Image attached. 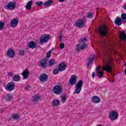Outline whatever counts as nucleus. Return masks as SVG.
<instances>
[{"label":"nucleus","instance_id":"nucleus-1","mask_svg":"<svg viewBox=\"0 0 126 126\" xmlns=\"http://www.w3.org/2000/svg\"><path fill=\"white\" fill-rule=\"evenodd\" d=\"M83 85V81L82 80H79L75 86L74 92L75 94H79L82 90V86Z\"/></svg>","mask_w":126,"mask_h":126},{"label":"nucleus","instance_id":"nucleus-2","mask_svg":"<svg viewBox=\"0 0 126 126\" xmlns=\"http://www.w3.org/2000/svg\"><path fill=\"white\" fill-rule=\"evenodd\" d=\"M112 51H113V45L112 44L109 42L106 43L105 45V49L103 51L104 54L109 56Z\"/></svg>","mask_w":126,"mask_h":126},{"label":"nucleus","instance_id":"nucleus-3","mask_svg":"<svg viewBox=\"0 0 126 126\" xmlns=\"http://www.w3.org/2000/svg\"><path fill=\"white\" fill-rule=\"evenodd\" d=\"M109 118L111 121H116L119 119V113L116 111H112L108 114Z\"/></svg>","mask_w":126,"mask_h":126},{"label":"nucleus","instance_id":"nucleus-4","mask_svg":"<svg viewBox=\"0 0 126 126\" xmlns=\"http://www.w3.org/2000/svg\"><path fill=\"white\" fill-rule=\"evenodd\" d=\"M15 6H16L15 2L10 1L5 6V9L7 10H14L15 9Z\"/></svg>","mask_w":126,"mask_h":126},{"label":"nucleus","instance_id":"nucleus-5","mask_svg":"<svg viewBox=\"0 0 126 126\" xmlns=\"http://www.w3.org/2000/svg\"><path fill=\"white\" fill-rule=\"evenodd\" d=\"M50 34H43L41 35L40 38V44H45L49 41L50 39Z\"/></svg>","mask_w":126,"mask_h":126},{"label":"nucleus","instance_id":"nucleus-6","mask_svg":"<svg viewBox=\"0 0 126 126\" xmlns=\"http://www.w3.org/2000/svg\"><path fill=\"white\" fill-rule=\"evenodd\" d=\"M53 90L55 94L60 95L63 92V88L60 85H56L54 87Z\"/></svg>","mask_w":126,"mask_h":126},{"label":"nucleus","instance_id":"nucleus-7","mask_svg":"<svg viewBox=\"0 0 126 126\" xmlns=\"http://www.w3.org/2000/svg\"><path fill=\"white\" fill-rule=\"evenodd\" d=\"M99 32L102 36H106L108 34V30L106 26H101L99 27Z\"/></svg>","mask_w":126,"mask_h":126},{"label":"nucleus","instance_id":"nucleus-8","mask_svg":"<svg viewBox=\"0 0 126 126\" xmlns=\"http://www.w3.org/2000/svg\"><path fill=\"white\" fill-rule=\"evenodd\" d=\"M18 23H19V19L16 18L11 20L9 25L12 28H15V27H17Z\"/></svg>","mask_w":126,"mask_h":126},{"label":"nucleus","instance_id":"nucleus-9","mask_svg":"<svg viewBox=\"0 0 126 126\" xmlns=\"http://www.w3.org/2000/svg\"><path fill=\"white\" fill-rule=\"evenodd\" d=\"M85 24V22L84 21L81 19H79L76 22L75 26L76 27H78V28H83Z\"/></svg>","mask_w":126,"mask_h":126},{"label":"nucleus","instance_id":"nucleus-10","mask_svg":"<svg viewBox=\"0 0 126 126\" xmlns=\"http://www.w3.org/2000/svg\"><path fill=\"white\" fill-rule=\"evenodd\" d=\"M77 81V77L74 75H71L70 77L68 82H69L70 85H74L76 84V82Z\"/></svg>","mask_w":126,"mask_h":126},{"label":"nucleus","instance_id":"nucleus-11","mask_svg":"<svg viewBox=\"0 0 126 126\" xmlns=\"http://www.w3.org/2000/svg\"><path fill=\"white\" fill-rule=\"evenodd\" d=\"M86 38L82 39L80 44L81 50H85V49L87 48L88 45L86 44Z\"/></svg>","mask_w":126,"mask_h":126},{"label":"nucleus","instance_id":"nucleus-12","mask_svg":"<svg viewBox=\"0 0 126 126\" xmlns=\"http://www.w3.org/2000/svg\"><path fill=\"white\" fill-rule=\"evenodd\" d=\"M15 56V51L11 48H9L7 51V56L9 59H12Z\"/></svg>","mask_w":126,"mask_h":126},{"label":"nucleus","instance_id":"nucleus-13","mask_svg":"<svg viewBox=\"0 0 126 126\" xmlns=\"http://www.w3.org/2000/svg\"><path fill=\"white\" fill-rule=\"evenodd\" d=\"M40 82H46L48 81V75L45 73L41 74L39 77Z\"/></svg>","mask_w":126,"mask_h":126},{"label":"nucleus","instance_id":"nucleus-14","mask_svg":"<svg viewBox=\"0 0 126 126\" xmlns=\"http://www.w3.org/2000/svg\"><path fill=\"white\" fill-rule=\"evenodd\" d=\"M6 90H8V91H12V90H14V88H15V85H14V83L12 82H9L7 84L6 87Z\"/></svg>","mask_w":126,"mask_h":126},{"label":"nucleus","instance_id":"nucleus-15","mask_svg":"<svg viewBox=\"0 0 126 126\" xmlns=\"http://www.w3.org/2000/svg\"><path fill=\"white\" fill-rule=\"evenodd\" d=\"M48 60L46 59H43L39 62V66H42L43 68H46L47 66V63Z\"/></svg>","mask_w":126,"mask_h":126},{"label":"nucleus","instance_id":"nucleus-16","mask_svg":"<svg viewBox=\"0 0 126 126\" xmlns=\"http://www.w3.org/2000/svg\"><path fill=\"white\" fill-rule=\"evenodd\" d=\"M102 70H106L108 72L112 71V66L109 63H107L106 64L103 65L102 67Z\"/></svg>","mask_w":126,"mask_h":126},{"label":"nucleus","instance_id":"nucleus-17","mask_svg":"<svg viewBox=\"0 0 126 126\" xmlns=\"http://www.w3.org/2000/svg\"><path fill=\"white\" fill-rule=\"evenodd\" d=\"M65 68H66V65L64 63H60L58 65V69L61 72H63L64 70H65Z\"/></svg>","mask_w":126,"mask_h":126},{"label":"nucleus","instance_id":"nucleus-18","mask_svg":"<svg viewBox=\"0 0 126 126\" xmlns=\"http://www.w3.org/2000/svg\"><path fill=\"white\" fill-rule=\"evenodd\" d=\"M92 102L94 103V104H98V103L101 102V98L99 96L94 95L92 98Z\"/></svg>","mask_w":126,"mask_h":126},{"label":"nucleus","instance_id":"nucleus-19","mask_svg":"<svg viewBox=\"0 0 126 126\" xmlns=\"http://www.w3.org/2000/svg\"><path fill=\"white\" fill-rule=\"evenodd\" d=\"M122 22H123V20H122V18L117 17L114 21V23L116 25H117V26H121L122 25Z\"/></svg>","mask_w":126,"mask_h":126},{"label":"nucleus","instance_id":"nucleus-20","mask_svg":"<svg viewBox=\"0 0 126 126\" xmlns=\"http://www.w3.org/2000/svg\"><path fill=\"white\" fill-rule=\"evenodd\" d=\"M22 75L23 76V79H27V78L29 76V71L28 70H25L22 73Z\"/></svg>","mask_w":126,"mask_h":126},{"label":"nucleus","instance_id":"nucleus-21","mask_svg":"<svg viewBox=\"0 0 126 126\" xmlns=\"http://www.w3.org/2000/svg\"><path fill=\"white\" fill-rule=\"evenodd\" d=\"M33 3L32 0H30L28 2L27 5H26V9L27 10H30L31 9V7L32 6V4Z\"/></svg>","mask_w":126,"mask_h":126},{"label":"nucleus","instance_id":"nucleus-22","mask_svg":"<svg viewBox=\"0 0 126 126\" xmlns=\"http://www.w3.org/2000/svg\"><path fill=\"white\" fill-rule=\"evenodd\" d=\"M52 106L54 107H57V106H59L60 104V100L58 99H55L52 102Z\"/></svg>","mask_w":126,"mask_h":126},{"label":"nucleus","instance_id":"nucleus-23","mask_svg":"<svg viewBox=\"0 0 126 126\" xmlns=\"http://www.w3.org/2000/svg\"><path fill=\"white\" fill-rule=\"evenodd\" d=\"M41 99V96L39 94H36L33 99V102L37 103L39 100Z\"/></svg>","mask_w":126,"mask_h":126},{"label":"nucleus","instance_id":"nucleus-24","mask_svg":"<svg viewBox=\"0 0 126 126\" xmlns=\"http://www.w3.org/2000/svg\"><path fill=\"white\" fill-rule=\"evenodd\" d=\"M53 4V0H47V1L43 3V6H45L46 7H49L51 4Z\"/></svg>","mask_w":126,"mask_h":126},{"label":"nucleus","instance_id":"nucleus-25","mask_svg":"<svg viewBox=\"0 0 126 126\" xmlns=\"http://www.w3.org/2000/svg\"><path fill=\"white\" fill-rule=\"evenodd\" d=\"M29 47L31 49H35L36 48V43L34 41H31L29 43Z\"/></svg>","mask_w":126,"mask_h":126},{"label":"nucleus","instance_id":"nucleus-26","mask_svg":"<svg viewBox=\"0 0 126 126\" xmlns=\"http://www.w3.org/2000/svg\"><path fill=\"white\" fill-rule=\"evenodd\" d=\"M120 38L121 39H122V40H123V41H125L126 40V32H125L124 31H123L122 32H121Z\"/></svg>","mask_w":126,"mask_h":126},{"label":"nucleus","instance_id":"nucleus-27","mask_svg":"<svg viewBox=\"0 0 126 126\" xmlns=\"http://www.w3.org/2000/svg\"><path fill=\"white\" fill-rule=\"evenodd\" d=\"M61 102L62 103H65L66 102V95L63 94L61 96Z\"/></svg>","mask_w":126,"mask_h":126},{"label":"nucleus","instance_id":"nucleus-28","mask_svg":"<svg viewBox=\"0 0 126 126\" xmlns=\"http://www.w3.org/2000/svg\"><path fill=\"white\" fill-rule=\"evenodd\" d=\"M56 62H55V59H50L49 61V66H53L55 65Z\"/></svg>","mask_w":126,"mask_h":126},{"label":"nucleus","instance_id":"nucleus-29","mask_svg":"<svg viewBox=\"0 0 126 126\" xmlns=\"http://www.w3.org/2000/svg\"><path fill=\"white\" fill-rule=\"evenodd\" d=\"M121 19L123 23H126V15L125 13H122L121 15Z\"/></svg>","mask_w":126,"mask_h":126},{"label":"nucleus","instance_id":"nucleus-30","mask_svg":"<svg viewBox=\"0 0 126 126\" xmlns=\"http://www.w3.org/2000/svg\"><path fill=\"white\" fill-rule=\"evenodd\" d=\"M13 79L14 81L17 82L19 81V79H20V76L18 75H15L13 78Z\"/></svg>","mask_w":126,"mask_h":126},{"label":"nucleus","instance_id":"nucleus-31","mask_svg":"<svg viewBox=\"0 0 126 126\" xmlns=\"http://www.w3.org/2000/svg\"><path fill=\"white\" fill-rule=\"evenodd\" d=\"M20 117H19V114H17V113H15L13 114V118L14 119V120H18V119H19Z\"/></svg>","mask_w":126,"mask_h":126},{"label":"nucleus","instance_id":"nucleus-32","mask_svg":"<svg viewBox=\"0 0 126 126\" xmlns=\"http://www.w3.org/2000/svg\"><path fill=\"white\" fill-rule=\"evenodd\" d=\"M51 55H52V50L48 51L46 55V58L50 59L51 58Z\"/></svg>","mask_w":126,"mask_h":126},{"label":"nucleus","instance_id":"nucleus-33","mask_svg":"<svg viewBox=\"0 0 126 126\" xmlns=\"http://www.w3.org/2000/svg\"><path fill=\"white\" fill-rule=\"evenodd\" d=\"M94 59H95V56H94L93 58H90L89 60V62L88 63V64H91L92 63L93 61L94 60Z\"/></svg>","mask_w":126,"mask_h":126},{"label":"nucleus","instance_id":"nucleus-34","mask_svg":"<svg viewBox=\"0 0 126 126\" xmlns=\"http://www.w3.org/2000/svg\"><path fill=\"white\" fill-rule=\"evenodd\" d=\"M4 27V23L0 22V30H2Z\"/></svg>","mask_w":126,"mask_h":126},{"label":"nucleus","instance_id":"nucleus-35","mask_svg":"<svg viewBox=\"0 0 126 126\" xmlns=\"http://www.w3.org/2000/svg\"><path fill=\"white\" fill-rule=\"evenodd\" d=\"M97 76H98L99 78H101V77L103 76V71H98L97 73Z\"/></svg>","mask_w":126,"mask_h":126},{"label":"nucleus","instance_id":"nucleus-36","mask_svg":"<svg viewBox=\"0 0 126 126\" xmlns=\"http://www.w3.org/2000/svg\"><path fill=\"white\" fill-rule=\"evenodd\" d=\"M5 98H6V100H7L8 101H10V100L11 99V96L10 95V94H7L5 96Z\"/></svg>","mask_w":126,"mask_h":126},{"label":"nucleus","instance_id":"nucleus-37","mask_svg":"<svg viewBox=\"0 0 126 126\" xmlns=\"http://www.w3.org/2000/svg\"><path fill=\"white\" fill-rule=\"evenodd\" d=\"M36 4L37 6H40L42 5V4H43V1H40L36 2Z\"/></svg>","mask_w":126,"mask_h":126},{"label":"nucleus","instance_id":"nucleus-38","mask_svg":"<svg viewBox=\"0 0 126 126\" xmlns=\"http://www.w3.org/2000/svg\"><path fill=\"white\" fill-rule=\"evenodd\" d=\"M60 71V70L58 69H55L53 71V73L54 74H58L59 73V72Z\"/></svg>","mask_w":126,"mask_h":126},{"label":"nucleus","instance_id":"nucleus-39","mask_svg":"<svg viewBox=\"0 0 126 126\" xmlns=\"http://www.w3.org/2000/svg\"><path fill=\"white\" fill-rule=\"evenodd\" d=\"M80 50V45H77L76 46V52H79Z\"/></svg>","mask_w":126,"mask_h":126},{"label":"nucleus","instance_id":"nucleus-40","mask_svg":"<svg viewBox=\"0 0 126 126\" xmlns=\"http://www.w3.org/2000/svg\"><path fill=\"white\" fill-rule=\"evenodd\" d=\"M88 17L89 18H93V13H90L88 14Z\"/></svg>","mask_w":126,"mask_h":126},{"label":"nucleus","instance_id":"nucleus-41","mask_svg":"<svg viewBox=\"0 0 126 126\" xmlns=\"http://www.w3.org/2000/svg\"><path fill=\"white\" fill-rule=\"evenodd\" d=\"M24 54V50H21L19 51V54L20 56H23Z\"/></svg>","mask_w":126,"mask_h":126},{"label":"nucleus","instance_id":"nucleus-42","mask_svg":"<svg viewBox=\"0 0 126 126\" xmlns=\"http://www.w3.org/2000/svg\"><path fill=\"white\" fill-rule=\"evenodd\" d=\"M60 49H63L64 48V44L63 43H61L60 46Z\"/></svg>","mask_w":126,"mask_h":126},{"label":"nucleus","instance_id":"nucleus-43","mask_svg":"<svg viewBox=\"0 0 126 126\" xmlns=\"http://www.w3.org/2000/svg\"><path fill=\"white\" fill-rule=\"evenodd\" d=\"M25 89L27 91H29V90H30V89H31V87H30V86H27L26 87Z\"/></svg>","mask_w":126,"mask_h":126},{"label":"nucleus","instance_id":"nucleus-44","mask_svg":"<svg viewBox=\"0 0 126 126\" xmlns=\"http://www.w3.org/2000/svg\"><path fill=\"white\" fill-rule=\"evenodd\" d=\"M12 75H13V73H12V72H9L8 73V76L9 77H11V76H12Z\"/></svg>","mask_w":126,"mask_h":126},{"label":"nucleus","instance_id":"nucleus-45","mask_svg":"<svg viewBox=\"0 0 126 126\" xmlns=\"http://www.w3.org/2000/svg\"><path fill=\"white\" fill-rule=\"evenodd\" d=\"M92 76L93 78H94L95 77V72H92Z\"/></svg>","mask_w":126,"mask_h":126},{"label":"nucleus","instance_id":"nucleus-46","mask_svg":"<svg viewBox=\"0 0 126 126\" xmlns=\"http://www.w3.org/2000/svg\"><path fill=\"white\" fill-rule=\"evenodd\" d=\"M100 67L99 66L96 67V68L95 69L96 71H98L99 69H100Z\"/></svg>","mask_w":126,"mask_h":126},{"label":"nucleus","instance_id":"nucleus-47","mask_svg":"<svg viewBox=\"0 0 126 126\" xmlns=\"http://www.w3.org/2000/svg\"><path fill=\"white\" fill-rule=\"evenodd\" d=\"M59 38L60 40H62L63 39V34H60Z\"/></svg>","mask_w":126,"mask_h":126},{"label":"nucleus","instance_id":"nucleus-48","mask_svg":"<svg viewBox=\"0 0 126 126\" xmlns=\"http://www.w3.org/2000/svg\"><path fill=\"white\" fill-rule=\"evenodd\" d=\"M60 2H63V1H65V0H59Z\"/></svg>","mask_w":126,"mask_h":126},{"label":"nucleus","instance_id":"nucleus-49","mask_svg":"<svg viewBox=\"0 0 126 126\" xmlns=\"http://www.w3.org/2000/svg\"><path fill=\"white\" fill-rule=\"evenodd\" d=\"M114 80H111L110 81V82H114Z\"/></svg>","mask_w":126,"mask_h":126},{"label":"nucleus","instance_id":"nucleus-50","mask_svg":"<svg viewBox=\"0 0 126 126\" xmlns=\"http://www.w3.org/2000/svg\"><path fill=\"white\" fill-rule=\"evenodd\" d=\"M124 9H125V10H126V6H124Z\"/></svg>","mask_w":126,"mask_h":126},{"label":"nucleus","instance_id":"nucleus-51","mask_svg":"<svg viewBox=\"0 0 126 126\" xmlns=\"http://www.w3.org/2000/svg\"><path fill=\"white\" fill-rule=\"evenodd\" d=\"M124 65L125 66H126V63H125Z\"/></svg>","mask_w":126,"mask_h":126}]
</instances>
